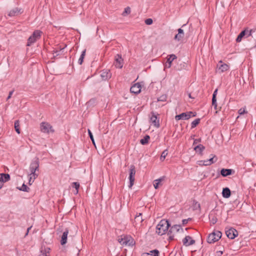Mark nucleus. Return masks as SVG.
<instances>
[{"mask_svg": "<svg viewBox=\"0 0 256 256\" xmlns=\"http://www.w3.org/2000/svg\"><path fill=\"white\" fill-rule=\"evenodd\" d=\"M170 224L167 220H161L156 227V232L159 235L162 236L168 232Z\"/></svg>", "mask_w": 256, "mask_h": 256, "instance_id": "f257e3e1", "label": "nucleus"}, {"mask_svg": "<svg viewBox=\"0 0 256 256\" xmlns=\"http://www.w3.org/2000/svg\"><path fill=\"white\" fill-rule=\"evenodd\" d=\"M39 168V161L38 158H36L32 162L30 166V175L34 176V178H36L38 176V174L36 173V170H38Z\"/></svg>", "mask_w": 256, "mask_h": 256, "instance_id": "f03ea898", "label": "nucleus"}, {"mask_svg": "<svg viewBox=\"0 0 256 256\" xmlns=\"http://www.w3.org/2000/svg\"><path fill=\"white\" fill-rule=\"evenodd\" d=\"M42 32L39 30H36L28 38V46H30L38 40L41 36Z\"/></svg>", "mask_w": 256, "mask_h": 256, "instance_id": "7ed1b4c3", "label": "nucleus"}, {"mask_svg": "<svg viewBox=\"0 0 256 256\" xmlns=\"http://www.w3.org/2000/svg\"><path fill=\"white\" fill-rule=\"evenodd\" d=\"M222 236V233L220 231H216L210 234L207 242L210 244L214 243L220 239Z\"/></svg>", "mask_w": 256, "mask_h": 256, "instance_id": "20e7f679", "label": "nucleus"}, {"mask_svg": "<svg viewBox=\"0 0 256 256\" xmlns=\"http://www.w3.org/2000/svg\"><path fill=\"white\" fill-rule=\"evenodd\" d=\"M40 130L42 132L47 134H50V132H54L52 126L47 122H42L40 123Z\"/></svg>", "mask_w": 256, "mask_h": 256, "instance_id": "39448f33", "label": "nucleus"}, {"mask_svg": "<svg viewBox=\"0 0 256 256\" xmlns=\"http://www.w3.org/2000/svg\"><path fill=\"white\" fill-rule=\"evenodd\" d=\"M130 174H129V180H130V185L129 187L132 188L134 185V176L136 175V168L134 165H130Z\"/></svg>", "mask_w": 256, "mask_h": 256, "instance_id": "423d86ee", "label": "nucleus"}, {"mask_svg": "<svg viewBox=\"0 0 256 256\" xmlns=\"http://www.w3.org/2000/svg\"><path fill=\"white\" fill-rule=\"evenodd\" d=\"M226 234L229 238L234 239L238 235V232L236 229L230 228L226 230Z\"/></svg>", "mask_w": 256, "mask_h": 256, "instance_id": "0eeeda50", "label": "nucleus"}, {"mask_svg": "<svg viewBox=\"0 0 256 256\" xmlns=\"http://www.w3.org/2000/svg\"><path fill=\"white\" fill-rule=\"evenodd\" d=\"M192 112H183L180 114L176 115L175 116V119L176 120H186L189 119L192 116Z\"/></svg>", "mask_w": 256, "mask_h": 256, "instance_id": "6e6552de", "label": "nucleus"}, {"mask_svg": "<svg viewBox=\"0 0 256 256\" xmlns=\"http://www.w3.org/2000/svg\"><path fill=\"white\" fill-rule=\"evenodd\" d=\"M176 58V56L175 54H172L168 55L167 58L166 62L165 64L164 67L166 68H170L172 66V62Z\"/></svg>", "mask_w": 256, "mask_h": 256, "instance_id": "1a4fd4ad", "label": "nucleus"}, {"mask_svg": "<svg viewBox=\"0 0 256 256\" xmlns=\"http://www.w3.org/2000/svg\"><path fill=\"white\" fill-rule=\"evenodd\" d=\"M182 242L184 245L188 246L194 244L195 243V240L191 236H188L182 240Z\"/></svg>", "mask_w": 256, "mask_h": 256, "instance_id": "9d476101", "label": "nucleus"}, {"mask_svg": "<svg viewBox=\"0 0 256 256\" xmlns=\"http://www.w3.org/2000/svg\"><path fill=\"white\" fill-rule=\"evenodd\" d=\"M115 61L114 64L116 67L119 68H122L123 66V60L120 55L117 54L116 56Z\"/></svg>", "mask_w": 256, "mask_h": 256, "instance_id": "9b49d317", "label": "nucleus"}, {"mask_svg": "<svg viewBox=\"0 0 256 256\" xmlns=\"http://www.w3.org/2000/svg\"><path fill=\"white\" fill-rule=\"evenodd\" d=\"M141 85L140 83H136L134 84L130 89V92L135 94H138L141 90Z\"/></svg>", "mask_w": 256, "mask_h": 256, "instance_id": "f8f14e48", "label": "nucleus"}, {"mask_svg": "<svg viewBox=\"0 0 256 256\" xmlns=\"http://www.w3.org/2000/svg\"><path fill=\"white\" fill-rule=\"evenodd\" d=\"M152 116H150V122L156 128L160 126L159 120L158 119L156 115L154 112H152Z\"/></svg>", "mask_w": 256, "mask_h": 256, "instance_id": "ddd939ff", "label": "nucleus"}, {"mask_svg": "<svg viewBox=\"0 0 256 256\" xmlns=\"http://www.w3.org/2000/svg\"><path fill=\"white\" fill-rule=\"evenodd\" d=\"M180 230H182L181 226L180 224H175L172 226L168 230L169 234H175L178 232Z\"/></svg>", "mask_w": 256, "mask_h": 256, "instance_id": "4468645a", "label": "nucleus"}, {"mask_svg": "<svg viewBox=\"0 0 256 256\" xmlns=\"http://www.w3.org/2000/svg\"><path fill=\"white\" fill-rule=\"evenodd\" d=\"M178 34L174 36V39L176 41L180 42L184 38V34L183 30L180 28L178 30Z\"/></svg>", "mask_w": 256, "mask_h": 256, "instance_id": "2eb2a0df", "label": "nucleus"}, {"mask_svg": "<svg viewBox=\"0 0 256 256\" xmlns=\"http://www.w3.org/2000/svg\"><path fill=\"white\" fill-rule=\"evenodd\" d=\"M68 228H66L64 231L63 232L61 237L60 244L64 245L67 242L68 235Z\"/></svg>", "mask_w": 256, "mask_h": 256, "instance_id": "dca6fc26", "label": "nucleus"}, {"mask_svg": "<svg viewBox=\"0 0 256 256\" xmlns=\"http://www.w3.org/2000/svg\"><path fill=\"white\" fill-rule=\"evenodd\" d=\"M100 76L102 80H106L111 77V74L108 70H104L100 74Z\"/></svg>", "mask_w": 256, "mask_h": 256, "instance_id": "f3484780", "label": "nucleus"}, {"mask_svg": "<svg viewBox=\"0 0 256 256\" xmlns=\"http://www.w3.org/2000/svg\"><path fill=\"white\" fill-rule=\"evenodd\" d=\"M218 70H220L221 72H226L229 68V66L226 64H222V61L219 62V64L218 65Z\"/></svg>", "mask_w": 256, "mask_h": 256, "instance_id": "a211bd4d", "label": "nucleus"}, {"mask_svg": "<svg viewBox=\"0 0 256 256\" xmlns=\"http://www.w3.org/2000/svg\"><path fill=\"white\" fill-rule=\"evenodd\" d=\"M21 12V9H19L18 8H15L10 11L8 16H14L20 14Z\"/></svg>", "mask_w": 256, "mask_h": 256, "instance_id": "6ab92c4d", "label": "nucleus"}, {"mask_svg": "<svg viewBox=\"0 0 256 256\" xmlns=\"http://www.w3.org/2000/svg\"><path fill=\"white\" fill-rule=\"evenodd\" d=\"M232 169H224L222 168L220 171V174L222 176L226 177L232 174Z\"/></svg>", "mask_w": 256, "mask_h": 256, "instance_id": "aec40b11", "label": "nucleus"}, {"mask_svg": "<svg viewBox=\"0 0 256 256\" xmlns=\"http://www.w3.org/2000/svg\"><path fill=\"white\" fill-rule=\"evenodd\" d=\"M230 190L228 188H224L222 190V195L224 198H228L230 196Z\"/></svg>", "mask_w": 256, "mask_h": 256, "instance_id": "412c9836", "label": "nucleus"}, {"mask_svg": "<svg viewBox=\"0 0 256 256\" xmlns=\"http://www.w3.org/2000/svg\"><path fill=\"white\" fill-rule=\"evenodd\" d=\"M126 246H132L134 244V239L130 236H125Z\"/></svg>", "mask_w": 256, "mask_h": 256, "instance_id": "4be33fe9", "label": "nucleus"}, {"mask_svg": "<svg viewBox=\"0 0 256 256\" xmlns=\"http://www.w3.org/2000/svg\"><path fill=\"white\" fill-rule=\"evenodd\" d=\"M159 252L157 250L150 251V253H145L142 256H158Z\"/></svg>", "mask_w": 256, "mask_h": 256, "instance_id": "5701e85b", "label": "nucleus"}, {"mask_svg": "<svg viewBox=\"0 0 256 256\" xmlns=\"http://www.w3.org/2000/svg\"><path fill=\"white\" fill-rule=\"evenodd\" d=\"M205 149V147L201 144H200L194 147V150H196V152H199V154H202V151Z\"/></svg>", "mask_w": 256, "mask_h": 256, "instance_id": "b1692460", "label": "nucleus"}, {"mask_svg": "<svg viewBox=\"0 0 256 256\" xmlns=\"http://www.w3.org/2000/svg\"><path fill=\"white\" fill-rule=\"evenodd\" d=\"M143 221V219L142 217V214L140 213L138 215L136 216L134 218V222L136 225L141 224Z\"/></svg>", "mask_w": 256, "mask_h": 256, "instance_id": "393cba45", "label": "nucleus"}, {"mask_svg": "<svg viewBox=\"0 0 256 256\" xmlns=\"http://www.w3.org/2000/svg\"><path fill=\"white\" fill-rule=\"evenodd\" d=\"M246 32L247 30H245L242 31L238 36L236 39V41L238 42H241L242 38H244V36L246 35Z\"/></svg>", "mask_w": 256, "mask_h": 256, "instance_id": "a878e982", "label": "nucleus"}, {"mask_svg": "<svg viewBox=\"0 0 256 256\" xmlns=\"http://www.w3.org/2000/svg\"><path fill=\"white\" fill-rule=\"evenodd\" d=\"M72 186L75 188V190L74 191V194H78V188H80V184L78 182H74L72 184Z\"/></svg>", "mask_w": 256, "mask_h": 256, "instance_id": "bb28decb", "label": "nucleus"}, {"mask_svg": "<svg viewBox=\"0 0 256 256\" xmlns=\"http://www.w3.org/2000/svg\"><path fill=\"white\" fill-rule=\"evenodd\" d=\"M0 177L2 178V180L3 183L8 181L10 180V176L8 174H1Z\"/></svg>", "mask_w": 256, "mask_h": 256, "instance_id": "cd10ccee", "label": "nucleus"}, {"mask_svg": "<svg viewBox=\"0 0 256 256\" xmlns=\"http://www.w3.org/2000/svg\"><path fill=\"white\" fill-rule=\"evenodd\" d=\"M150 138V137L148 135H146L144 136V138L140 140V142L142 144L144 145L147 144L148 142V140Z\"/></svg>", "mask_w": 256, "mask_h": 256, "instance_id": "c85d7f7f", "label": "nucleus"}, {"mask_svg": "<svg viewBox=\"0 0 256 256\" xmlns=\"http://www.w3.org/2000/svg\"><path fill=\"white\" fill-rule=\"evenodd\" d=\"M86 50H84L82 52V54L78 60V63L80 64H82L83 62V61H84V56L86 55Z\"/></svg>", "mask_w": 256, "mask_h": 256, "instance_id": "c756f323", "label": "nucleus"}, {"mask_svg": "<svg viewBox=\"0 0 256 256\" xmlns=\"http://www.w3.org/2000/svg\"><path fill=\"white\" fill-rule=\"evenodd\" d=\"M163 180V178H160L157 180H154V186L156 189H157L158 188V185L161 181Z\"/></svg>", "mask_w": 256, "mask_h": 256, "instance_id": "7c9ffc66", "label": "nucleus"}, {"mask_svg": "<svg viewBox=\"0 0 256 256\" xmlns=\"http://www.w3.org/2000/svg\"><path fill=\"white\" fill-rule=\"evenodd\" d=\"M20 124L18 120H16L14 122V128L16 130V131L18 134H20Z\"/></svg>", "mask_w": 256, "mask_h": 256, "instance_id": "2f4dec72", "label": "nucleus"}, {"mask_svg": "<svg viewBox=\"0 0 256 256\" xmlns=\"http://www.w3.org/2000/svg\"><path fill=\"white\" fill-rule=\"evenodd\" d=\"M200 122V119L197 118L194 120L191 124V127L192 128H195L199 123Z\"/></svg>", "mask_w": 256, "mask_h": 256, "instance_id": "473e14b6", "label": "nucleus"}, {"mask_svg": "<svg viewBox=\"0 0 256 256\" xmlns=\"http://www.w3.org/2000/svg\"><path fill=\"white\" fill-rule=\"evenodd\" d=\"M130 8L128 6L125 8L124 11L123 12L122 15L123 16H126V15L130 14Z\"/></svg>", "mask_w": 256, "mask_h": 256, "instance_id": "72a5a7b5", "label": "nucleus"}, {"mask_svg": "<svg viewBox=\"0 0 256 256\" xmlns=\"http://www.w3.org/2000/svg\"><path fill=\"white\" fill-rule=\"evenodd\" d=\"M168 152L167 150H166L162 152L160 158L162 161H163L164 160L166 156L168 155Z\"/></svg>", "mask_w": 256, "mask_h": 256, "instance_id": "f704fd0d", "label": "nucleus"}, {"mask_svg": "<svg viewBox=\"0 0 256 256\" xmlns=\"http://www.w3.org/2000/svg\"><path fill=\"white\" fill-rule=\"evenodd\" d=\"M212 106H214V108L216 110V107H217L216 100V97H215L214 96H212Z\"/></svg>", "mask_w": 256, "mask_h": 256, "instance_id": "c9c22d12", "label": "nucleus"}, {"mask_svg": "<svg viewBox=\"0 0 256 256\" xmlns=\"http://www.w3.org/2000/svg\"><path fill=\"white\" fill-rule=\"evenodd\" d=\"M48 252L47 251V250L46 248L42 249L40 251V254L39 255V256H48L47 252Z\"/></svg>", "mask_w": 256, "mask_h": 256, "instance_id": "e433bc0d", "label": "nucleus"}, {"mask_svg": "<svg viewBox=\"0 0 256 256\" xmlns=\"http://www.w3.org/2000/svg\"><path fill=\"white\" fill-rule=\"evenodd\" d=\"M28 188L25 184H23L20 188H19L20 190L24 192H28Z\"/></svg>", "mask_w": 256, "mask_h": 256, "instance_id": "4c0bfd02", "label": "nucleus"}, {"mask_svg": "<svg viewBox=\"0 0 256 256\" xmlns=\"http://www.w3.org/2000/svg\"><path fill=\"white\" fill-rule=\"evenodd\" d=\"M118 242L122 244V245H126V238L125 236L123 238H119L118 239Z\"/></svg>", "mask_w": 256, "mask_h": 256, "instance_id": "58836bf2", "label": "nucleus"}, {"mask_svg": "<svg viewBox=\"0 0 256 256\" xmlns=\"http://www.w3.org/2000/svg\"><path fill=\"white\" fill-rule=\"evenodd\" d=\"M88 135H89V136L90 137V140H92V144L94 145H95V142H94V136H92V134L91 131L90 130H88Z\"/></svg>", "mask_w": 256, "mask_h": 256, "instance_id": "ea45409f", "label": "nucleus"}, {"mask_svg": "<svg viewBox=\"0 0 256 256\" xmlns=\"http://www.w3.org/2000/svg\"><path fill=\"white\" fill-rule=\"evenodd\" d=\"M216 157L215 156H212V158H210V159H208V162H210V165H211L212 164H214V162H215L216 160H217V158H216L215 160H214V158Z\"/></svg>", "mask_w": 256, "mask_h": 256, "instance_id": "a19ab883", "label": "nucleus"}, {"mask_svg": "<svg viewBox=\"0 0 256 256\" xmlns=\"http://www.w3.org/2000/svg\"><path fill=\"white\" fill-rule=\"evenodd\" d=\"M153 20L152 18H147L145 20V23L147 25H150L152 24Z\"/></svg>", "mask_w": 256, "mask_h": 256, "instance_id": "79ce46f5", "label": "nucleus"}, {"mask_svg": "<svg viewBox=\"0 0 256 256\" xmlns=\"http://www.w3.org/2000/svg\"><path fill=\"white\" fill-rule=\"evenodd\" d=\"M29 176H30L29 184H32L36 178H34V176L32 175H30L29 174Z\"/></svg>", "mask_w": 256, "mask_h": 256, "instance_id": "37998d69", "label": "nucleus"}, {"mask_svg": "<svg viewBox=\"0 0 256 256\" xmlns=\"http://www.w3.org/2000/svg\"><path fill=\"white\" fill-rule=\"evenodd\" d=\"M210 220L211 223L214 224L217 222V218L216 217L214 216Z\"/></svg>", "mask_w": 256, "mask_h": 256, "instance_id": "c03bdc74", "label": "nucleus"}, {"mask_svg": "<svg viewBox=\"0 0 256 256\" xmlns=\"http://www.w3.org/2000/svg\"><path fill=\"white\" fill-rule=\"evenodd\" d=\"M246 112V110H245V109L244 108H240L239 110H238V114H240V115H242V114H245Z\"/></svg>", "mask_w": 256, "mask_h": 256, "instance_id": "a18cd8bd", "label": "nucleus"}, {"mask_svg": "<svg viewBox=\"0 0 256 256\" xmlns=\"http://www.w3.org/2000/svg\"><path fill=\"white\" fill-rule=\"evenodd\" d=\"M166 96H162L158 98V101L164 102V101H166Z\"/></svg>", "mask_w": 256, "mask_h": 256, "instance_id": "49530a36", "label": "nucleus"}, {"mask_svg": "<svg viewBox=\"0 0 256 256\" xmlns=\"http://www.w3.org/2000/svg\"><path fill=\"white\" fill-rule=\"evenodd\" d=\"M14 92V90H12V91H10V92H9V94H8V98H6V100H9V99L11 98V96H12V94H13Z\"/></svg>", "mask_w": 256, "mask_h": 256, "instance_id": "de8ad7c7", "label": "nucleus"}, {"mask_svg": "<svg viewBox=\"0 0 256 256\" xmlns=\"http://www.w3.org/2000/svg\"><path fill=\"white\" fill-rule=\"evenodd\" d=\"M168 234L169 236V237H168V239L170 240H174V234H169L168 233Z\"/></svg>", "mask_w": 256, "mask_h": 256, "instance_id": "09e8293b", "label": "nucleus"}, {"mask_svg": "<svg viewBox=\"0 0 256 256\" xmlns=\"http://www.w3.org/2000/svg\"><path fill=\"white\" fill-rule=\"evenodd\" d=\"M204 166H210V162H208V160H204Z\"/></svg>", "mask_w": 256, "mask_h": 256, "instance_id": "8fccbe9b", "label": "nucleus"}, {"mask_svg": "<svg viewBox=\"0 0 256 256\" xmlns=\"http://www.w3.org/2000/svg\"><path fill=\"white\" fill-rule=\"evenodd\" d=\"M246 30H247L246 32H249V35H251L252 36V33L253 32H254V30H248V29H246Z\"/></svg>", "mask_w": 256, "mask_h": 256, "instance_id": "3c124183", "label": "nucleus"}, {"mask_svg": "<svg viewBox=\"0 0 256 256\" xmlns=\"http://www.w3.org/2000/svg\"><path fill=\"white\" fill-rule=\"evenodd\" d=\"M188 220H189V219H187V220L184 219V220H182V224H186L188 223Z\"/></svg>", "mask_w": 256, "mask_h": 256, "instance_id": "603ef678", "label": "nucleus"}, {"mask_svg": "<svg viewBox=\"0 0 256 256\" xmlns=\"http://www.w3.org/2000/svg\"><path fill=\"white\" fill-rule=\"evenodd\" d=\"M204 160H200L198 162V164L200 166H204Z\"/></svg>", "mask_w": 256, "mask_h": 256, "instance_id": "864d4df0", "label": "nucleus"}, {"mask_svg": "<svg viewBox=\"0 0 256 256\" xmlns=\"http://www.w3.org/2000/svg\"><path fill=\"white\" fill-rule=\"evenodd\" d=\"M32 227V226H30V227L28 228L26 232V234H25V236H26L28 234V232H29L30 230L31 229Z\"/></svg>", "mask_w": 256, "mask_h": 256, "instance_id": "5fc2aeb1", "label": "nucleus"}, {"mask_svg": "<svg viewBox=\"0 0 256 256\" xmlns=\"http://www.w3.org/2000/svg\"><path fill=\"white\" fill-rule=\"evenodd\" d=\"M2 180V178L0 177V189L2 188V184H3V182Z\"/></svg>", "mask_w": 256, "mask_h": 256, "instance_id": "6e6d98bb", "label": "nucleus"}, {"mask_svg": "<svg viewBox=\"0 0 256 256\" xmlns=\"http://www.w3.org/2000/svg\"><path fill=\"white\" fill-rule=\"evenodd\" d=\"M217 92H218V90L216 89V90L214 91V93H213L212 96H215V97H216V94H217Z\"/></svg>", "mask_w": 256, "mask_h": 256, "instance_id": "4d7b16f0", "label": "nucleus"}, {"mask_svg": "<svg viewBox=\"0 0 256 256\" xmlns=\"http://www.w3.org/2000/svg\"><path fill=\"white\" fill-rule=\"evenodd\" d=\"M188 95V97H189L190 98H193V97H192V96H191V94H190V93H189Z\"/></svg>", "mask_w": 256, "mask_h": 256, "instance_id": "13d9d810", "label": "nucleus"}, {"mask_svg": "<svg viewBox=\"0 0 256 256\" xmlns=\"http://www.w3.org/2000/svg\"><path fill=\"white\" fill-rule=\"evenodd\" d=\"M246 35L247 36H250V35H249V32H246Z\"/></svg>", "mask_w": 256, "mask_h": 256, "instance_id": "bf43d9fd", "label": "nucleus"}, {"mask_svg": "<svg viewBox=\"0 0 256 256\" xmlns=\"http://www.w3.org/2000/svg\"><path fill=\"white\" fill-rule=\"evenodd\" d=\"M196 140L194 141V144H195L196 143Z\"/></svg>", "mask_w": 256, "mask_h": 256, "instance_id": "052dcab7", "label": "nucleus"}, {"mask_svg": "<svg viewBox=\"0 0 256 256\" xmlns=\"http://www.w3.org/2000/svg\"><path fill=\"white\" fill-rule=\"evenodd\" d=\"M186 26V24H184L182 25V27H184V26Z\"/></svg>", "mask_w": 256, "mask_h": 256, "instance_id": "680f3d73", "label": "nucleus"}, {"mask_svg": "<svg viewBox=\"0 0 256 256\" xmlns=\"http://www.w3.org/2000/svg\"><path fill=\"white\" fill-rule=\"evenodd\" d=\"M58 52V51H56V52H54L56 54V53H57V52Z\"/></svg>", "mask_w": 256, "mask_h": 256, "instance_id": "e2e57ef3", "label": "nucleus"}, {"mask_svg": "<svg viewBox=\"0 0 256 256\" xmlns=\"http://www.w3.org/2000/svg\"><path fill=\"white\" fill-rule=\"evenodd\" d=\"M116 256H118V255H116Z\"/></svg>", "mask_w": 256, "mask_h": 256, "instance_id": "0e129e2a", "label": "nucleus"}, {"mask_svg": "<svg viewBox=\"0 0 256 256\" xmlns=\"http://www.w3.org/2000/svg\"><path fill=\"white\" fill-rule=\"evenodd\" d=\"M110 1H111V0H110Z\"/></svg>", "mask_w": 256, "mask_h": 256, "instance_id": "69168bd1", "label": "nucleus"}]
</instances>
